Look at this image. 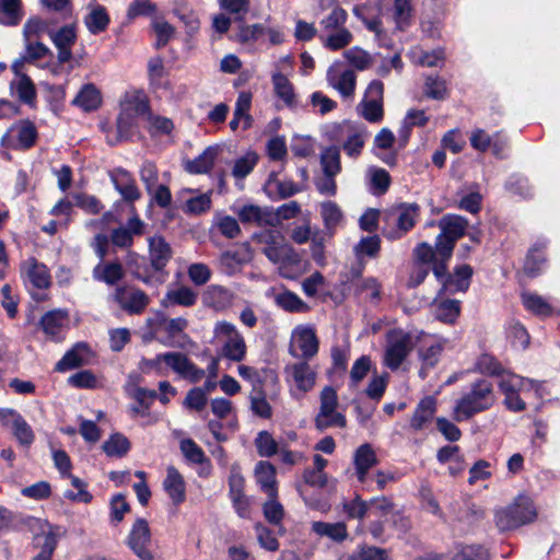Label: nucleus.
Wrapping results in <instances>:
<instances>
[{
  "instance_id": "nucleus-1",
  "label": "nucleus",
  "mask_w": 560,
  "mask_h": 560,
  "mask_svg": "<svg viewBox=\"0 0 560 560\" xmlns=\"http://www.w3.org/2000/svg\"><path fill=\"white\" fill-rule=\"evenodd\" d=\"M495 402L493 385L481 378L470 385L468 393L457 400L454 407L455 420H469L475 415L489 410Z\"/></svg>"
},
{
  "instance_id": "nucleus-2",
  "label": "nucleus",
  "mask_w": 560,
  "mask_h": 560,
  "mask_svg": "<svg viewBox=\"0 0 560 560\" xmlns=\"http://www.w3.org/2000/svg\"><path fill=\"white\" fill-rule=\"evenodd\" d=\"M436 224L441 230L435 241L438 255L451 258L456 242L466 234L468 221L458 214H445Z\"/></svg>"
},
{
  "instance_id": "nucleus-3",
  "label": "nucleus",
  "mask_w": 560,
  "mask_h": 560,
  "mask_svg": "<svg viewBox=\"0 0 560 560\" xmlns=\"http://www.w3.org/2000/svg\"><path fill=\"white\" fill-rule=\"evenodd\" d=\"M213 338L221 345L220 355L233 362H241L246 355V342L236 326L226 320L217 322Z\"/></svg>"
},
{
  "instance_id": "nucleus-4",
  "label": "nucleus",
  "mask_w": 560,
  "mask_h": 560,
  "mask_svg": "<svg viewBox=\"0 0 560 560\" xmlns=\"http://www.w3.org/2000/svg\"><path fill=\"white\" fill-rule=\"evenodd\" d=\"M26 522L28 530L33 533V547L40 549L39 553L32 560H51L52 553L58 545L57 530L59 526L37 517H30Z\"/></svg>"
},
{
  "instance_id": "nucleus-5",
  "label": "nucleus",
  "mask_w": 560,
  "mask_h": 560,
  "mask_svg": "<svg viewBox=\"0 0 560 560\" xmlns=\"http://www.w3.org/2000/svg\"><path fill=\"white\" fill-rule=\"evenodd\" d=\"M535 508L527 500L520 498L514 503L495 512L494 521L500 532L513 530L535 521Z\"/></svg>"
},
{
  "instance_id": "nucleus-6",
  "label": "nucleus",
  "mask_w": 560,
  "mask_h": 560,
  "mask_svg": "<svg viewBox=\"0 0 560 560\" xmlns=\"http://www.w3.org/2000/svg\"><path fill=\"white\" fill-rule=\"evenodd\" d=\"M415 343L409 332L401 328H394L386 332V346L383 363L392 371L400 368L402 362L413 350Z\"/></svg>"
},
{
  "instance_id": "nucleus-7",
  "label": "nucleus",
  "mask_w": 560,
  "mask_h": 560,
  "mask_svg": "<svg viewBox=\"0 0 560 560\" xmlns=\"http://www.w3.org/2000/svg\"><path fill=\"white\" fill-rule=\"evenodd\" d=\"M384 84L380 80H373L365 96L358 105L361 116L369 122H380L384 116L383 109Z\"/></svg>"
},
{
  "instance_id": "nucleus-8",
  "label": "nucleus",
  "mask_w": 560,
  "mask_h": 560,
  "mask_svg": "<svg viewBox=\"0 0 560 560\" xmlns=\"http://www.w3.org/2000/svg\"><path fill=\"white\" fill-rule=\"evenodd\" d=\"M330 141L340 142L346 136L342 143V149L350 158H358L364 147V137L361 132L353 129L352 125L348 121L342 124H335L327 131Z\"/></svg>"
},
{
  "instance_id": "nucleus-9",
  "label": "nucleus",
  "mask_w": 560,
  "mask_h": 560,
  "mask_svg": "<svg viewBox=\"0 0 560 560\" xmlns=\"http://www.w3.org/2000/svg\"><path fill=\"white\" fill-rule=\"evenodd\" d=\"M127 545L140 560H153V555L148 548L151 545V529L145 518L136 520L128 535Z\"/></svg>"
},
{
  "instance_id": "nucleus-10",
  "label": "nucleus",
  "mask_w": 560,
  "mask_h": 560,
  "mask_svg": "<svg viewBox=\"0 0 560 560\" xmlns=\"http://www.w3.org/2000/svg\"><path fill=\"white\" fill-rule=\"evenodd\" d=\"M253 258L249 243H243L234 249L225 250L220 256V265L229 275L234 273Z\"/></svg>"
},
{
  "instance_id": "nucleus-11",
  "label": "nucleus",
  "mask_w": 560,
  "mask_h": 560,
  "mask_svg": "<svg viewBox=\"0 0 560 560\" xmlns=\"http://www.w3.org/2000/svg\"><path fill=\"white\" fill-rule=\"evenodd\" d=\"M89 354H91L89 343L79 341L57 362L55 371L66 372L68 370L79 369L88 363L85 357Z\"/></svg>"
},
{
  "instance_id": "nucleus-12",
  "label": "nucleus",
  "mask_w": 560,
  "mask_h": 560,
  "mask_svg": "<svg viewBox=\"0 0 560 560\" xmlns=\"http://www.w3.org/2000/svg\"><path fill=\"white\" fill-rule=\"evenodd\" d=\"M147 324L159 336V341L164 345H173L175 337V318L170 319L163 311H158L148 318Z\"/></svg>"
},
{
  "instance_id": "nucleus-13",
  "label": "nucleus",
  "mask_w": 560,
  "mask_h": 560,
  "mask_svg": "<svg viewBox=\"0 0 560 560\" xmlns=\"http://www.w3.org/2000/svg\"><path fill=\"white\" fill-rule=\"evenodd\" d=\"M546 249L547 241L545 240H538L528 249L523 267L528 277L535 278L540 273L542 265L547 261Z\"/></svg>"
},
{
  "instance_id": "nucleus-14",
  "label": "nucleus",
  "mask_w": 560,
  "mask_h": 560,
  "mask_svg": "<svg viewBox=\"0 0 560 560\" xmlns=\"http://www.w3.org/2000/svg\"><path fill=\"white\" fill-rule=\"evenodd\" d=\"M179 21L185 27V36L183 37V55L185 58L190 57L197 48V35L200 28V21L194 13L182 14Z\"/></svg>"
},
{
  "instance_id": "nucleus-15",
  "label": "nucleus",
  "mask_w": 560,
  "mask_h": 560,
  "mask_svg": "<svg viewBox=\"0 0 560 560\" xmlns=\"http://www.w3.org/2000/svg\"><path fill=\"white\" fill-rule=\"evenodd\" d=\"M472 277V268L469 265H460L454 269V272L447 277L444 282L442 293L454 294L456 292H466L470 285Z\"/></svg>"
},
{
  "instance_id": "nucleus-16",
  "label": "nucleus",
  "mask_w": 560,
  "mask_h": 560,
  "mask_svg": "<svg viewBox=\"0 0 560 560\" xmlns=\"http://www.w3.org/2000/svg\"><path fill=\"white\" fill-rule=\"evenodd\" d=\"M255 477L260 489L268 497H278L276 467L269 462H259L255 467Z\"/></svg>"
},
{
  "instance_id": "nucleus-17",
  "label": "nucleus",
  "mask_w": 560,
  "mask_h": 560,
  "mask_svg": "<svg viewBox=\"0 0 560 560\" xmlns=\"http://www.w3.org/2000/svg\"><path fill=\"white\" fill-rule=\"evenodd\" d=\"M116 172L119 177L112 174V180L116 190L121 195L122 199L129 203L138 200L141 196V192L136 186L135 180L131 178L130 173L122 168H118Z\"/></svg>"
},
{
  "instance_id": "nucleus-18",
  "label": "nucleus",
  "mask_w": 560,
  "mask_h": 560,
  "mask_svg": "<svg viewBox=\"0 0 560 560\" xmlns=\"http://www.w3.org/2000/svg\"><path fill=\"white\" fill-rule=\"evenodd\" d=\"M291 374L296 387L301 392H308L315 385L316 373L311 369L306 361L296 362L287 368Z\"/></svg>"
},
{
  "instance_id": "nucleus-19",
  "label": "nucleus",
  "mask_w": 560,
  "mask_h": 560,
  "mask_svg": "<svg viewBox=\"0 0 560 560\" xmlns=\"http://www.w3.org/2000/svg\"><path fill=\"white\" fill-rule=\"evenodd\" d=\"M101 104V91L93 83L84 84L72 101V105L79 106L88 113L96 110Z\"/></svg>"
},
{
  "instance_id": "nucleus-20",
  "label": "nucleus",
  "mask_w": 560,
  "mask_h": 560,
  "mask_svg": "<svg viewBox=\"0 0 560 560\" xmlns=\"http://www.w3.org/2000/svg\"><path fill=\"white\" fill-rule=\"evenodd\" d=\"M436 411V400L432 396H427L418 404L410 420V427L416 430H422L424 425L432 420Z\"/></svg>"
},
{
  "instance_id": "nucleus-21",
  "label": "nucleus",
  "mask_w": 560,
  "mask_h": 560,
  "mask_svg": "<svg viewBox=\"0 0 560 560\" xmlns=\"http://www.w3.org/2000/svg\"><path fill=\"white\" fill-rule=\"evenodd\" d=\"M327 80L329 84L336 89L341 96L351 97L355 91L357 75L352 70H346L340 75L334 73L332 68L327 72Z\"/></svg>"
},
{
  "instance_id": "nucleus-22",
  "label": "nucleus",
  "mask_w": 560,
  "mask_h": 560,
  "mask_svg": "<svg viewBox=\"0 0 560 560\" xmlns=\"http://www.w3.org/2000/svg\"><path fill=\"white\" fill-rule=\"evenodd\" d=\"M220 148L208 147L199 156L194 160L185 162V170L190 174H202L208 173L218 158Z\"/></svg>"
},
{
  "instance_id": "nucleus-23",
  "label": "nucleus",
  "mask_w": 560,
  "mask_h": 560,
  "mask_svg": "<svg viewBox=\"0 0 560 560\" xmlns=\"http://www.w3.org/2000/svg\"><path fill=\"white\" fill-rule=\"evenodd\" d=\"M121 109L131 114L132 117L148 116L152 118L150 103L147 95L142 91H137L130 96H126V101L121 103Z\"/></svg>"
},
{
  "instance_id": "nucleus-24",
  "label": "nucleus",
  "mask_w": 560,
  "mask_h": 560,
  "mask_svg": "<svg viewBox=\"0 0 560 560\" xmlns=\"http://www.w3.org/2000/svg\"><path fill=\"white\" fill-rule=\"evenodd\" d=\"M376 463V455L370 444H363L355 451L354 465L359 481H365L369 469Z\"/></svg>"
},
{
  "instance_id": "nucleus-25",
  "label": "nucleus",
  "mask_w": 560,
  "mask_h": 560,
  "mask_svg": "<svg viewBox=\"0 0 560 560\" xmlns=\"http://www.w3.org/2000/svg\"><path fill=\"white\" fill-rule=\"evenodd\" d=\"M172 248L162 236L152 237L150 240V257L152 267L159 271L166 265L171 258Z\"/></svg>"
},
{
  "instance_id": "nucleus-26",
  "label": "nucleus",
  "mask_w": 560,
  "mask_h": 560,
  "mask_svg": "<svg viewBox=\"0 0 560 560\" xmlns=\"http://www.w3.org/2000/svg\"><path fill=\"white\" fill-rule=\"evenodd\" d=\"M131 448V443L127 436L120 432H114L103 443L102 450L108 457L122 458Z\"/></svg>"
},
{
  "instance_id": "nucleus-27",
  "label": "nucleus",
  "mask_w": 560,
  "mask_h": 560,
  "mask_svg": "<svg viewBox=\"0 0 560 560\" xmlns=\"http://www.w3.org/2000/svg\"><path fill=\"white\" fill-rule=\"evenodd\" d=\"M296 342L302 351L304 361L312 359L318 352V339L313 328L304 327L296 330Z\"/></svg>"
},
{
  "instance_id": "nucleus-28",
  "label": "nucleus",
  "mask_w": 560,
  "mask_h": 560,
  "mask_svg": "<svg viewBox=\"0 0 560 560\" xmlns=\"http://www.w3.org/2000/svg\"><path fill=\"white\" fill-rule=\"evenodd\" d=\"M312 530L322 537H328L334 541L341 542L348 537L347 526L342 522L338 523H326V522H314L312 524Z\"/></svg>"
},
{
  "instance_id": "nucleus-29",
  "label": "nucleus",
  "mask_w": 560,
  "mask_h": 560,
  "mask_svg": "<svg viewBox=\"0 0 560 560\" xmlns=\"http://www.w3.org/2000/svg\"><path fill=\"white\" fill-rule=\"evenodd\" d=\"M207 304L217 311L229 307L234 299V294L231 290L222 285H210L206 292Z\"/></svg>"
},
{
  "instance_id": "nucleus-30",
  "label": "nucleus",
  "mask_w": 560,
  "mask_h": 560,
  "mask_svg": "<svg viewBox=\"0 0 560 560\" xmlns=\"http://www.w3.org/2000/svg\"><path fill=\"white\" fill-rule=\"evenodd\" d=\"M110 22L109 15L105 7L96 4L91 12L84 18V23L89 32L97 35L108 27Z\"/></svg>"
},
{
  "instance_id": "nucleus-31",
  "label": "nucleus",
  "mask_w": 560,
  "mask_h": 560,
  "mask_svg": "<svg viewBox=\"0 0 560 560\" xmlns=\"http://www.w3.org/2000/svg\"><path fill=\"white\" fill-rule=\"evenodd\" d=\"M27 277L31 283L37 289H48L51 285L50 273L47 266L39 262L35 257L30 258Z\"/></svg>"
},
{
  "instance_id": "nucleus-32",
  "label": "nucleus",
  "mask_w": 560,
  "mask_h": 560,
  "mask_svg": "<svg viewBox=\"0 0 560 560\" xmlns=\"http://www.w3.org/2000/svg\"><path fill=\"white\" fill-rule=\"evenodd\" d=\"M444 346L445 342L439 341L428 348H420L418 350V355L422 363L419 372L421 377L424 378L427 375V370L433 369L438 364L444 350Z\"/></svg>"
},
{
  "instance_id": "nucleus-33",
  "label": "nucleus",
  "mask_w": 560,
  "mask_h": 560,
  "mask_svg": "<svg viewBox=\"0 0 560 560\" xmlns=\"http://www.w3.org/2000/svg\"><path fill=\"white\" fill-rule=\"evenodd\" d=\"M117 137L114 141L108 139V143L110 145H115L116 143L125 140L131 139L135 135V130L138 128L137 118L132 117L131 114H128L125 110H120L117 120Z\"/></svg>"
},
{
  "instance_id": "nucleus-34",
  "label": "nucleus",
  "mask_w": 560,
  "mask_h": 560,
  "mask_svg": "<svg viewBox=\"0 0 560 560\" xmlns=\"http://www.w3.org/2000/svg\"><path fill=\"white\" fill-rule=\"evenodd\" d=\"M148 74L153 88L168 89L171 86L170 81L165 79L168 75V72L165 69L161 57L158 56L149 60Z\"/></svg>"
},
{
  "instance_id": "nucleus-35",
  "label": "nucleus",
  "mask_w": 560,
  "mask_h": 560,
  "mask_svg": "<svg viewBox=\"0 0 560 560\" xmlns=\"http://www.w3.org/2000/svg\"><path fill=\"white\" fill-rule=\"evenodd\" d=\"M67 310H52L44 314L39 320V326L46 335L56 336L62 327L63 320L68 318Z\"/></svg>"
},
{
  "instance_id": "nucleus-36",
  "label": "nucleus",
  "mask_w": 560,
  "mask_h": 560,
  "mask_svg": "<svg viewBox=\"0 0 560 560\" xmlns=\"http://www.w3.org/2000/svg\"><path fill=\"white\" fill-rule=\"evenodd\" d=\"M320 215L324 221L326 231L331 236L335 229L342 220V211L340 207L334 201H325L320 203Z\"/></svg>"
},
{
  "instance_id": "nucleus-37",
  "label": "nucleus",
  "mask_w": 560,
  "mask_h": 560,
  "mask_svg": "<svg viewBox=\"0 0 560 560\" xmlns=\"http://www.w3.org/2000/svg\"><path fill=\"white\" fill-rule=\"evenodd\" d=\"M275 302L279 307L290 313H306L310 311V306L291 291L277 294Z\"/></svg>"
},
{
  "instance_id": "nucleus-38",
  "label": "nucleus",
  "mask_w": 560,
  "mask_h": 560,
  "mask_svg": "<svg viewBox=\"0 0 560 560\" xmlns=\"http://www.w3.org/2000/svg\"><path fill=\"white\" fill-rule=\"evenodd\" d=\"M399 214L397 217V228L402 233L411 230L416 224L419 215L420 207L417 203H401L398 207Z\"/></svg>"
},
{
  "instance_id": "nucleus-39",
  "label": "nucleus",
  "mask_w": 560,
  "mask_h": 560,
  "mask_svg": "<svg viewBox=\"0 0 560 560\" xmlns=\"http://www.w3.org/2000/svg\"><path fill=\"white\" fill-rule=\"evenodd\" d=\"M212 200L210 192L189 198L182 205V210L190 217L201 215L211 209Z\"/></svg>"
},
{
  "instance_id": "nucleus-40",
  "label": "nucleus",
  "mask_w": 560,
  "mask_h": 560,
  "mask_svg": "<svg viewBox=\"0 0 560 560\" xmlns=\"http://www.w3.org/2000/svg\"><path fill=\"white\" fill-rule=\"evenodd\" d=\"M205 374V370L197 368L186 355L177 352V375L190 383H197Z\"/></svg>"
},
{
  "instance_id": "nucleus-41",
  "label": "nucleus",
  "mask_w": 560,
  "mask_h": 560,
  "mask_svg": "<svg viewBox=\"0 0 560 560\" xmlns=\"http://www.w3.org/2000/svg\"><path fill=\"white\" fill-rule=\"evenodd\" d=\"M521 296L525 308L530 311L533 314L549 316L552 313L551 305L545 301L542 296L529 292H524Z\"/></svg>"
},
{
  "instance_id": "nucleus-42",
  "label": "nucleus",
  "mask_w": 560,
  "mask_h": 560,
  "mask_svg": "<svg viewBox=\"0 0 560 560\" xmlns=\"http://www.w3.org/2000/svg\"><path fill=\"white\" fill-rule=\"evenodd\" d=\"M320 165L324 174L337 175L341 171L340 148L337 145L326 148L320 154Z\"/></svg>"
},
{
  "instance_id": "nucleus-43",
  "label": "nucleus",
  "mask_w": 560,
  "mask_h": 560,
  "mask_svg": "<svg viewBox=\"0 0 560 560\" xmlns=\"http://www.w3.org/2000/svg\"><path fill=\"white\" fill-rule=\"evenodd\" d=\"M272 83L276 94L288 105H294V90L289 79L283 73H275Z\"/></svg>"
},
{
  "instance_id": "nucleus-44",
  "label": "nucleus",
  "mask_w": 560,
  "mask_h": 560,
  "mask_svg": "<svg viewBox=\"0 0 560 560\" xmlns=\"http://www.w3.org/2000/svg\"><path fill=\"white\" fill-rule=\"evenodd\" d=\"M101 265L94 268V277L101 281H104L108 285H114L120 281L124 277V269L120 262L112 261L104 265L103 273L98 276Z\"/></svg>"
},
{
  "instance_id": "nucleus-45",
  "label": "nucleus",
  "mask_w": 560,
  "mask_h": 560,
  "mask_svg": "<svg viewBox=\"0 0 560 560\" xmlns=\"http://www.w3.org/2000/svg\"><path fill=\"white\" fill-rule=\"evenodd\" d=\"M31 516H23L22 514L14 513L3 506H0V532L4 529L19 530L27 527V522Z\"/></svg>"
},
{
  "instance_id": "nucleus-46",
  "label": "nucleus",
  "mask_w": 560,
  "mask_h": 560,
  "mask_svg": "<svg viewBox=\"0 0 560 560\" xmlns=\"http://www.w3.org/2000/svg\"><path fill=\"white\" fill-rule=\"evenodd\" d=\"M258 162V154L256 152H247L245 155L238 158L233 166L232 175L237 179L245 178L254 170Z\"/></svg>"
},
{
  "instance_id": "nucleus-47",
  "label": "nucleus",
  "mask_w": 560,
  "mask_h": 560,
  "mask_svg": "<svg viewBox=\"0 0 560 560\" xmlns=\"http://www.w3.org/2000/svg\"><path fill=\"white\" fill-rule=\"evenodd\" d=\"M459 312H460L459 301L445 300V301H442L438 305L435 317L440 322H443L446 324H453L456 320V318L459 316Z\"/></svg>"
},
{
  "instance_id": "nucleus-48",
  "label": "nucleus",
  "mask_w": 560,
  "mask_h": 560,
  "mask_svg": "<svg viewBox=\"0 0 560 560\" xmlns=\"http://www.w3.org/2000/svg\"><path fill=\"white\" fill-rule=\"evenodd\" d=\"M381 250V238L378 235L365 236L354 246V254L358 258L368 256L375 258Z\"/></svg>"
},
{
  "instance_id": "nucleus-49",
  "label": "nucleus",
  "mask_w": 560,
  "mask_h": 560,
  "mask_svg": "<svg viewBox=\"0 0 560 560\" xmlns=\"http://www.w3.org/2000/svg\"><path fill=\"white\" fill-rule=\"evenodd\" d=\"M262 513L271 525L277 526L281 524L284 517V509L278 501V497H268V500L262 504Z\"/></svg>"
},
{
  "instance_id": "nucleus-50",
  "label": "nucleus",
  "mask_w": 560,
  "mask_h": 560,
  "mask_svg": "<svg viewBox=\"0 0 560 560\" xmlns=\"http://www.w3.org/2000/svg\"><path fill=\"white\" fill-rule=\"evenodd\" d=\"M21 0H1L0 10L8 18L7 21L0 19L1 24L18 25L22 19Z\"/></svg>"
},
{
  "instance_id": "nucleus-51",
  "label": "nucleus",
  "mask_w": 560,
  "mask_h": 560,
  "mask_svg": "<svg viewBox=\"0 0 560 560\" xmlns=\"http://www.w3.org/2000/svg\"><path fill=\"white\" fill-rule=\"evenodd\" d=\"M37 138L38 132L35 125L30 119L21 120V127L18 132L20 147L28 150L35 145Z\"/></svg>"
},
{
  "instance_id": "nucleus-52",
  "label": "nucleus",
  "mask_w": 560,
  "mask_h": 560,
  "mask_svg": "<svg viewBox=\"0 0 560 560\" xmlns=\"http://www.w3.org/2000/svg\"><path fill=\"white\" fill-rule=\"evenodd\" d=\"M55 46L72 47L77 42V32L74 24H68L59 28L57 32H48Z\"/></svg>"
},
{
  "instance_id": "nucleus-53",
  "label": "nucleus",
  "mask_w": 560,
  "mask_h": 560,
  "mask_svg": "<svg viewBox=\"0 0 560 560\" xmlns=\"http://www.w3.org/2000/svg\"><path fill=\"white\" fill-rule=\"evenodd\" d=\"M110 506V523L118 525L122 522L126 513L131 511L130 504L126 501V497L122 493L114 494L109 502Z\"/></svg>"
},
{
  "instance_id": "nucleus-54",
  "label": "nucleus",
  "mask_w": 560,
  "mask_h": 560,
  "mask_svg": "<svg viewBox=\"0 0 560 560\" xmlns=\"http://www.w3.org/2000/svg\"><path fill=\"white\" fill-rule=\"evenodd\" d=\"M342 506L349 518H355L359 521L364 520L368 512L370 511L369 501L362 500L359 494H357L354 499L350 501H345Z\"/></svg>"
},
{
  "instance_id": "nucleus-55",
  "label": "nucleus",
  "mask_w": 560,
  "mask_h": 560,
  "mask_svg": "<svg viewBox=\"0 0 560 560\" xmlns=\"http://www.w3.org/2000/svg\"><path fill=\"white\" fill-rule=\"evenodd\" d=\"M343 57L353 68L360 71L370 68L373 62L370 54L359 47H352L346 50Z\"/></svg>"
},
{
  "instance_id": "nucleus-56",
  "label": "nucleus",
  "mask_w": 560,
  "mask_h": 560,
  "mask_svg": "<svg viewBox=\"0 0 560 560\" xmlns=\"http://www.w3.org/2000/svg\"><path fill=\"white\" fill-rule=\"evenodd\" d=\"M13 435L23 446H30L35 440V434L31 425L21 415H16L13 421Z\"/></svg>"
},
{
  "instance_id": "nucleus-57",
  "label": "nucleus",
  "mask_w": 560,
  "mask_h": 560,
  "mask_svg": "<svg viewBox=\"0 0 560 560\" xmlns=\"http://www.w3.org/2000/svg\"><path fill=\"white\" fill-rule=\"evenodd\" d=\"M389 375L387 372L381 375L374 373L365 388L366 396L375 401H380L386 390Z\"/></svg>"
},
{
  "instance_id": "nucleus-58",
  "label": "nucleus",
  "mask_w": 560,
  "mask_h": 560,
  "mask_svg": "<svg viewBox=\"0 0 560 560\" xmlns=\"http://www.w3.org/2000/svg\"><path fill=\"white\" fill-rule=\"evenodd\" d=\"M255 446L261 457H271L278 453V443L268 431H260L257 434Z\"/></svg>"
},
{
  "instance_id": "nucleus-59",
  "label": "nucleus",
  "mask_w": 560,
  "mask_h": 560,
  "mask_svg": "<svg viewBox=\"0 0 560 560\" xmlns=\"http://www.w3.org/2000/svg\"><path fill=\"white\" fill-rule=\"evenodd\" d=\"M179 447L186 460L191 464H202L207 460L202 448L191 439L182 440Z\"/></svg>"
},
{
  "instance_id": "nucleus-60",
  "label": "nucleus",
  "mask_w": 560,
  "mask_h": 560,
  "mask_svg": "<svg viewBox=\"0 0 560 560\" xmlns=\"http://www.w3.org/2000/svg\"><path fill=\"white\" fill-rule=\"evenodd\" d=\"M158 11V7L151 0H133L127 10V19L132 21L139 16H152Z\"/></svg>"
},
{
  "instance_id": "nucleus-61",
  "label": "nucleus",
  "mask_w": 560,
  "mask_h": 560,
  "mask_svg": "<svg viewBox=\"0 0 560 560\" xmlns=\"http://www.w3.org/2000/svg\"><path fill=\"white\" fill-rule=\"evenodd\" d=\"M424 93L433 100H444L448 95L446 81L440 77H428L424 84Z\"/></svg>"
},
{
  "instance_id": "nucleus-62",
  "label": "nucleus",
  "mask_w": 560,
  "mask_h": 560,
  "mask_svg": "<svg viewBox=\"0 0 560 560\" xmlns=\"http://www.w3.org/2000/svg\"><path fill=\"white\" fill-rule=\"evenodd\" d=\"M337 406L338 397L336 389L331 386L324 387L320 392V407L316 417H326L330 413H334V410L337 409Z\"/></svg>"
},
{
  "instance_id": "nucleus-63",
  "label": "nucleus",
  "mask_w": 560,
  "mask_h": 560,
  "mask_svg": "<svg viewBox=\"0 0 560 560\" xmlns=\"http://www.w3.org/2000/svg\"><path fill=\"white\" fill-rule=\"evenodd\" d=\"M18 94L19 98L30 105L31 107L35 104L36 98V86L32 79L27 74L21 75V79L18 84Z\"/></svg>"
},
{
  "instance_id": "nucleus-64",
  "label": "nucleus",
  "mask_w": 560,
  "mask_h": 560,
  "mask_svg": "<svg viewBox=\"0 0 560 560\" xmlns=\"http://www.w3.org/2000/svg\"><path fill=\"white\" fill-rule=\"evenodd\" d=\"M215 226L228 238H235L241 234L237 220L231 215H217Z\"/></svg>"
}]
</instances>
